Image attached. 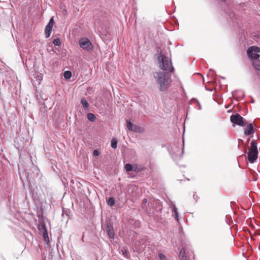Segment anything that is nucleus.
Returning <instances> with one entry per match:
<instances>
[{"label":"nucleus","mask_w":260,"mask_h":260,"mask_svg":"<svg viewBox=\"0 0 260 260\" xmlns=\"http://www.w3.org/2000/svg\"><path fill=\"white\" fill-rule=\"evenodd\" d=\"M170 73L163 71L154 73L153 77L158 85L159 91H166L170 88L172 82Z\"/></svg>","instance_id":"f257e3e1"},{"label":"nucleus","mask_w":260,"mask_h":260,"mask_svg":"<svg viewBox=\"0 0 260 260\" xmlns=\"http://www.w3.org/2000/svg\"><path fill=\"white\" fill-rule=\"evenodd\" d=\"M157 54L155 56H157V59L159 63V67L162 71H168L169 73H172L174 71V68L173 66L171 59L164 55L161 51H159V48L157 50Z\"/></svg>","instance_id":"f03ea898"},{"label":"nucleus","mask_w":260,"mask_h":260,"mask_svg":"<svg viewBox=\"0 0 260 260\" xmlns=\"http://www.w3.org/2000/svg\"><path fill=\"white\" fill-rule=\"evenodd\" d=\"M260 47L256 46H251L247 49V55L249 59L252 62L257 61L259 57Z\"/></svg>","instance_id":"7ed1b4c3"},{"label":"nucleus","mask_w":260,"mask_h":260,"mask_svg":"<svg viewBox=\"0 0 260 260\" xmlns=\"http://www.w3.org/2000/svg\"><path fill=\"white\" fill-rule=\"evenodd\" d=\"M79 46L84 50L90 52L93 49V46L91 41L87 38L83 37L78 42Z\"/></svg>","instance_id":"20e7f679"},{"label":"nucleus","mask_w":260,"mask_h":260,"mask_svg":"<svg viewBox=\"0 0 260 260\" xmlns=\"http://www.w3.org/2000/svg\"><path fill=\"white\" fill-rule=\"evenodd\" d=\"M230 120L233 124L244 127L247 124V121L239 113L233 114L230 116Z\"/></svg>","instance_id":"39448f33"},{"label":"nucleus","mask_w":260,"mask_h":260,"mask_svg":"<svg viewBox=\"0 0 260 260\" xmlns=\"http://www.w3.org/2000/svg\"><path fill=\"white\" fill-rule=\"evenodd\" d=\"M105 229L106 233L109 238L114 240L115 237V232L113 229V224L111 220L107 219L105 221Z\"/></svg>","instance_id":"423d86ee"},{"label":"nucleus","mask_w":260,"mask_h":260,"mask_svg":"<svg viewBox=\"0 0 260 260\" xmlns=\"http://www.w3.org/2000/svg\"><path fill=\"white\" fill-rule=\"evenodd\" d=\"M258 152L256 151H248L247 153V159L248 161L251 163H254L257 159Z\"/></svg>","instance_id":"0eeeda50"},{"label":"nucleus","mask_w":260,"mask_h":260,"mask_svg":"<svg viewBox=\"0 0 260 260\" xmlns=\"http://www.w3.org/2000/svg\"><path fill=\"white\" fill-rule=\"evenodd\" d=\"M246 127L245 128L244 135L245 136H250L254 133L253 124L252 123L246 124Z\"/></svg>","instance_id":"6e6552de"},{"label":"nucleus","mask_w":260,"mask_h":260,"mask_svg":"<svg viewBox=\"0 0 260 260\" xmlns=\"http://www.w3.org/2000/svg\"><path fill=\"white\" fill-rule=\"evenodd\" d=\"M72 214L71 211L69 209H64L63 208L62 210V216L64 218L66 217L67 221L69 219L70 216Z\"/></svg>","instance_id":"1a4fd4ad"},{"label":"nucleus","mask_w":260,"mask_h":260,"mask_svg":"<svg viewBox=\"0 0 260 260\" xmlns=\"http://www.w3.org/2000/svg\"><path fill=\"white\" fill-rule=\"evenodd\" d=\"M249 151H256L258 152L257 143L255 140H253L250 143V149Z\"/></svg>","instance_id":"9d476101"},{"label":"nucleus","mask_w":260,"mask_h":260,"mask_svg":"<svg viewBox=\"0 0 260 260\" xmlns=\"http://www.w3.org/2000/svg\"><path fill=\"white\" fill-rule=\"evenodd\" d=\"M179 260H187L186 254L184 248H182L179 254Z\"/></svg>","instance_id":"9b49d317"},{"label":"nucleus","mask_w":260,"mask_h":260,"mask_svg":"<svg viewBox=\"0 0 260 260\" xmlns=\"http://www.w3.org/2000/svg\"><path fill=\"white\" fill-rule=\"evenodd\" d=\"M171 211L173 214V216H174V218L175 219L176 221L178 222H179V213L178 212L177 208L176 207L175 208H172Z\"/></svg>","instance_id":"f8f14e48"},{"label":"nucleus","mask_w":260,"mask_h":260,"mask_svg":"<svg viewBox=\"0 0 260 260\" xmlns=\"http://www.w3.org/2000/svg\"><path fill=\"white\" fill-rule=\"evenodd\" d=\"M80 103L84 109L88 110L89 105L88 101L85 98H82L81 99Z\"/></svg>","instance_id":"ddd939ff"},{"label":"nucleus","mask_w":260,"mask_h":260,"mask_svg":"<svg viewBox=\"0 0 260 260\" xmlns=\"http://www.w3.org/2000/svg\"><path fill=\"white\" fill-rule=\"evenodd\" d=\"M87 118L90 122H94L96 119V116L94 114L88 113L87 114Z\"/></svg>","instance_id":"4468645a"},{"label":"nucleus","mask_w":260,"mask_h":260,"mask_svg":"<svg viewBox=\"0 0 260 260\" xmlns=\"http://www.w3.org/2000/svg\"><path fill=\"white\" fill-rule=\"evenodd\" d=\"M42 237L43 238V240L44 241H45L46 242H49L47 230H44V232H43V233H42Z\"/></svg>","instance_id":"2eb2a0df"},{"label":"nucleus","mask_w":260,"mask_h":260,"mask_svg":"<svg viewBox=\"0 0 260 260\" xmlns=\"http://www.w3.org/2000/svg\"><path fill=\"white\" fill-rule=\"evenodd\" d=\"M120 253H121V254L124 257H127L128 252L127 249V247H123L120 251Z\"/></svg>","instance_id":"dca6fc26"},{"label":"nucleus","mask_w":260,"mask_h":260,"mask_svg":"<svg viewBox=\"0 0 260 260\" xmlns=\"http://www.w3.org/2000/svg\"><path fill=\"white\" fill-rule=\"evenodd\" d=\"M52 28L51 27H47L46 26L45 29V37L46 38H48L50 37L51 33L52 32Z\"/></svg>","instance_id":"f3484780"},{"label":"nucleus","mask_w":260,"mask_h":260,"mask_svg":"<svg viewBox=\"0 0 260 260\" xmlns=\"http://www.w3.org/2000/svg\"><path fill=\"white\" fill-rule=\"evenodd\" d=\"M111 146L113 149L117 147V140L116 138H113L111 141Z\"/></svg>","instance_id":"a211bd4d"},{"label":"nucleus","mask_w":260,"mask_h":260,"mask_svg":"<svg viewBox=\"0 0 260 260\" xmlns=\"http://www.w3.org/2000/svg\"><path fill=\"white\" fill-rule=\"evenodd\" d=\"M107 203L110 207H112L115 204V199L113 197L109 198L107 201Z\"/></svg>","instance_id":"6ab92c4d"},{"label":"nucleus","mask_w":260,"mask_h":260,"mask_svg":"<svg viewBox=\"0 0 260 260\" xmlns=\"http://www.w3.org/2000/svg\"><path fill=\"white\" fill-rule=\"evenodd\" d=\"M63 76L66 79H70L72 77V72L70 71H66L63 73Z\"/></svg>","instance_id":"aec40b11"},{"label":"nucleus","mask_w":260,"mask_h":260,"mask_svg":"<svg viewBox=\"0 0 260 260\" xmlns=\"http://www.w3.org/2000/svg\"><path fill=\"white\" fill-rule=\"evenodd\" d=\"M125 169L127 171L130 172L133 170V167L131 164L127 163L125 165Z\"/></svg>","instance_id":"412c9836"},{"label":"nucleus","mask_w":260,"mask_h":260,"mask_svg":"<svg viewBox=\"0 0 260 260\" xmlns=\"http://www.w3.org/2000/svg\"><path fill=\"white\" fill-rule=\"evenodd\" d=\"M53 44L55 46H59L61 45V42L59 39H55L53 41Z\"/></svg>","instance_id":"4be33fe9"},{"label":"nucleus","mask_w":260,"mask_h":260,"mask_svg":"<svg viewBox=\"0 0 260 260\" xmlns=\"http://www.w3.org/2000/svg\"><path fill=\"white\" fill-rule=\"evenodd\" d=\"M139 127L138 125L136 124H133V127H132L130 131L134 132H139Z\"/></svg>","instance_id":"5701e85b"},{"label":"nucleus","mask_w":260,"mask_h":260,"mask_svg":"<svg viewBox=\"0 0 260 260\" xmlns=\"http://www.w3.org/2000/svg\"><path fill=\"white\" fill-rule=\"evenodd\" d=\"M158 257L160 260H168L167 257L162 253H158Z\"/></svg>","instance_id":"b1692460"},{"label":"nucleus","mask_w":260,"mask_h":260,"mask_svg":"<svg viewBox=\"0 0 260 260\" xmlns=\"http://www.w3.org/2000/svg\"><path fill=\"white\" fill-rule=\"evenodd\" d=\"M126 124V127L128 128V129L129 131H131L132 127H133V124L129 120H127Z\"/></svg>","instance_id":"393cba45"},{"label":"nucleus","mask_w":260,"mask_h":260,"mask_svg":"<svg viewBox=\"0 0 260 260\" xmlns=\"http://www.w3.org/2000/svg\"><path fill=\"white\" fill-rule=\"evenodd\" d=\"M237 92V90L233 91L232 92V95L233 97H234L236 99L237 101H239L241 100V98L239 97V96H237V95H236Z\"/></svg>","instance_id":"a878e982"},{"label":"nucleus","mask_w":260,"mask_h":260,"mask_svg":"<svg viewBox=\"0 0 260 260\" xmlns=\"http://www.w3.org/2000/svg\"><path fill=\"white\" fill-rule=\"evenodd\" d=\"M253 66L254 68L257 71H260V64L257 63L253 62Z\"/></svg>","instance_id":"bb28decb"},{"label":"nucleus","mask_w":260,"mask_h":260,"mask_svg":"<svg viewBox=\"0 0 260 260\" xmlns=\"http://www.w3.org/2000/svg\"><path fill=\"white\" fill-rule=\"evenodd\" d=\"M191 100L192 101H194L195 102H196L197 103V104L198 105V109L199 110H201L202 109V107H201V105L200 103H199V102L198 101V100L195 98H192Z\"/></svg>","instance_id":"cd10ccee"},{"label":"nucleus","mask_w":260,"mask_h":260,"mask_svg":"<svg viewBox=\"0 0 260 260\" xmlns=\"http://www.w3.org/2000/svg\"><path fill=\"white\" fill-rule=\"evenodd\" d=\"M147 212L148 215L149 216H151L154 213V209H150L149 210H147Z\"/></svg>","instance_id":"c85d7f7f"},{"label":"nucleus","mask_w":260,"mask_h":260,"mask_svg":"<svg viewBox=\"0 0 260 260\" xmlns=\"http://www.w3.org/2000/svg\"><path fill=\"white\" fill-rule=\"evenodd\" d=\"M100 154V151L98 149H95L93 151V155L94 156H98Z\"/></svg>","instance_id":"c756f323"},{"label":"nucleus","mask_w":260,"mask_h":260,"mask_svg":"<svg viewBox=\"0 0 260 260\" xmlns=\"http://www.w3.org/2000/svg\"><path fill=\"white\" fill-rule=\"evenodd\" d=\"M225 219H226V222H227L229 224H231V221H230V220H232L231 217L230 216L226 215V217H225Z\"/></svg>","instance_id":"7c9ffc66"},{"label":"nucleus","mask_w":260,"mask_h":260,"mask_svg":"<svg viewBox=\"0 0 260 260\" xmlns=\"http://www.w3.org/2000/svg\"><path fill=\"white\" fill-rule=\"evenodd\" d=\"M169 205L171 209L175 208L176 207L175 204L171 201L170 202Z\"/></svg>","instance_id":"2f4dec72"},{"label":"nucleus","mask_w":260,"mask_h":260,"mask_svg":"<svg viewBox=\"0 0 260 260\" xmlns=\"http://www.w3.org/2000/svg\"><path fill=\"white\" fill-rule=\"evenodd\" d=\"M41 230H42V232H44V230H47V229L46 228V225L45 224H41Z\"/></svg>","instance_id":"473e14b6"},{"label":"nucleus","mask_w":260,"mask_h":260,"mask_svg":"<svg viewBox=\"0 0 260 260\" xmlns=\"http://www.w3.org/2000/svg\"><path fill=\"white\" fill-rule=\"evenodd\" d=\"M53 24L52 23L48 22L47 25H46L47 27H51L53 28Z\"/></svg>","instance_id":"72a5a7b5"},{"label":"nucleus","mask_w":260,"mask_h":260,"mask_svg":"<svg viewBox=\"0 0 260 260\" xmlns=\"http://www.w3.org/2000/svg\"><path fill=\"white\" fill-rule=\"evenodd\" d=\"M49 22L50 23H52L54 24V17H52L50 20H49Z\"/></svg>","instance_id":"f704fd0d"},{"label":"nucleus","mask_w":260,"mask_h":260,"mask_svg":"<svg viewBox=\"0 0 260 260\" xmlns=\"http://www.w3.org/2000/svg\"><path fill=\"white\" fill-rule=\"evenodd\" d=\"M157 211H160L162 210V208L160 206H157Z\"/></svg>","instance_id":"c9c22d12"},{"label":"nucleus","mask_w":260,"mask_h":260,"mask_svg":"<svg viewBox=\"0 0 260 260\" xmlns=\"http://www.w3.org/2000/svg\"><path fill=\"white\" fill-rule=\"evenodd\" d=\"M143 201L145 204H146L147 202V200L146 199H143Z\"/></svg>","instance_id":"e433bc0d"},{"label":"nucleus","mask_w":260,"mask_h":260,"mask_svg":"<svg viewBox=\"0 0 260 260\" xmlns=\"http://www.w3.org/2000/svg\"><path fill=\"white\" fill-rule=\"evenodd\" d=\"M183 142L184 143V140H183ZM184 144L183 143V144L182 151V153L184 152Z\"/></svg>","instance_id":"4c0bfd02"},{"label":"nucleus","mask_w":260,"mask_h":260,"mask_svg":"<svg viewBox=\"0 0 260 260\" xmlns=\"http://www.w3.org/2000/svg\"><path fill=\"white\" fill-rule=\"evenodd\" d=\"M220 78H221V79H225V78H224V77H222V76H220Z\"/></svg>","instance_id":"58836bf2"},{"label":"nucleus","mask_w":260,"mask_h":260,"mask_svg":"<svg viewBox=\"0 0 260 260\" xmlns=\"http://www.w3.org/2000/svg\"><path fill=\"white\" fill-rule=\"evenodd\" d=\"M210 71H213V72H215V71H214V70H212V69H210Z\"/></svg>","instance_id":"ea45409f"},{"label":"nucleus","mask_w":260,"mask_h":260,"mask_svg":"<svg viewBox=\"0 0 260 260\" xmlns=\"http://www.w3.org/2000/svg\"><path fill=\"white\" fill-rule=\"evenodd\" d=\"M244 94L243 93L242 96L243 97V96H244Z\"/></svg>","instance_id":"a19ab883"},{"label":"nucleus","mask_w":260,"mask_h":260,"mask_svg":"<svg viewBox=\"0 0 260 260\" xmlns=\"http://www.w3.org/2000/svg\"><path fill=\"white\" fill-rule=\"evenodd\" d=\"M252 102L254 103V100L253 99H252Z\"/></svg>","instance_id":"79ce46f5"}]
</instances>
